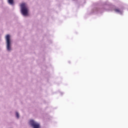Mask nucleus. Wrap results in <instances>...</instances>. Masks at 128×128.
<instances>
[{"mask_svg": "<svg viewBox=\"0 0 128 128\" xmlns=\"http://www.w3.org/2000/svg\"><path fill=\"white\" fill-rule=\"evenodd\" d=\"M21 8V12L23 16H26L28 14V6L25 3H23L20 5Z\"/></svg>", "mask_w": 128, "mask_h": 128, "instance_id": "nucleus-1", "label": "nucleus"}, {"mask_svg": "<svg viewBox=\"0 0 128 128\" xmlns=\"http://www.w3.org/2000/svg\"><path fill=\"white\" fill-rule=\"evenodd\" d=\"M6 41L7 44V50H12L10 48V36L9 34L6 36Z\"/></svg>", "mask_w": 128, "mask_h": 128, "instance_id": "nucleus-2", "label": "nucleus"}, {"mask_svg": "<svg viewBox=\"0 0 128 128\" xmlns=\"http://www.w3.org/2000/svg\"><path fill=\"white\" fill-rule=\"evenodd\" d=\"M30 124L33 128H40V124L34 120H30Z\"/></svg>", "mask_w": 128, "mask_h": 128, "instance_id": "nucleus-3", "label": "nucleus"}, {"mask_svg": "<svg viewBox=\"0 0 128 128\" xmlns=\"http://www.w3.org/2000/svg\"><path fill=\"white\" fill-rule=\"evenodd\" d=\"M8 2L10 4H14V0H8Z\"/></svg>", "mask_w": 128, "mask_h": 128, "instance_id": "nucleus-4", "label": "nucleus"}, {"mask_svg": "<svg viewBox=\"0 0 128 128\" xmlns=\"http://www.w3.org/2000/svg\"><path fill=\"white\" fill-rule=\"evenodd\" d=\"M114 11L116 12H122L120 11V9H115L114 10Z\"/></svg>", "mask_w": 128, "mask_h": 128, "instance_id": "nucleus-5", "label": "nucleus"}, {"mask_svg": "<svg viewBox=\"0 0 128 128\" xmlns=\"http://www.w3.org/2000/svg\"><path fill=\"white\" fill-rule=\"evenodd\" d=\"M16 116L17 118H20V114H18V112H16Z\"/></svg>", "mask_w": 128, "mask_h": 128, "instance_id": "nucleus-6", "label": "nucleus"}]
</instances>
